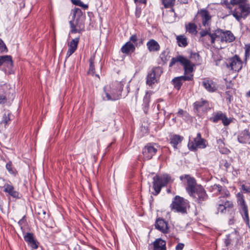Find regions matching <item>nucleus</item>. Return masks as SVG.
<instances>
[{
    "label": "nucleus",
    "mask_w": 250,
    "mask_h": 250,
    "mask_svg": "<svg viewBox=\"0 0 250 250\" xmlns=\"http://www.w3.org/2000/svg\"><path fill=\"white\" fill-rule=\"evenodd\" d=\"M223 166L225 167V170L227 172L229 171L231 167H232L231 163L228 162L226 160H223L222 163Z\"/></svg>",
    "instance_id": "46"
},
{
    "label": "nucleus",
    "mask_w": 250,
    "mask_h": 250,
    "mask_svg": "<svg viewBox=\"0 0 250 250\" xmlns=\"http://www.w3.org/2000/svg\"><path fill=\"white\" fill-rule=\"evenodd\" d=\"M163 71L162 69L159 67H154L149 71L146 78V83L149 86H152L153 84L158 83L159 78Z\"/></svg>",
    "instance_id": "12"
},
{
    "label": "nucleus",
    "mask_w": 250,
    "mask_h": 250,
    "mask_svg": "<svg viewBox=\"0 0 250 250\" xmlns=\"http://www.w3.org/2000/svg\"><path fill=\"white\" fill-rule=\"evenodd\" d=\"M179 62L182 65L184 66V75L178 77L181 80V82L191 81L193 79V74H190L193 71V67L194 64L191 63L190 60L186 58L183 56L179 55L176 57L172 58L170 61L169 64V67H172L176 62Z\"/></svg>",
    "instance_id": "3"
},
{
    "label": "nucleus",
    "mask_w": 250,
    "mask_h": 250,
    "mask_svg": "<svg viewBox=\"0 0 250 250\" xmlns=\"http://www.w3.org/2000/svg\"><path fill=\"white\" fill-rule=\"evenodd\" d=\"M231 5H237L233 10L232 15L238 21L242 18L245 19L250 14V4L248 0H230Z\"/></svg>",
    "instance_id": "5"
},
{
    "label": "nucleus",
    "mask_w": 250,
    "mask_h": 250,
    "mask_svg": "<svg viewBox=\"0 0 250 250\" xmlns=\"http://www.w3.org/2000/svg\"><path fill=\"white\" fill-rule=\"evenodd\" d=\"M226 95V101H228L229 103H230L232 99V96L229 93V91H226L225 92Z\"/></svg>",
    "instance_id": "54"
},
{
    "label": "nucleus",
    "mask_w": 250,
    "mask_h": 250,
    "mask_svg": "<svg viewBox=\"0 0 250 250\" xmlns=\"http://www.w3.org/2000/svg\"><path fill=\"white\" fill-rule=\"evenodd\" d=\"M138 41V37L136 34H133L131 35L129 38V41L128 42H130L131 43H134L136 46H138V43L137 42V41Z\"/></svg>",
    "instance_id": "47"
},
{
    "label": "nucleus",
    "mask_w": 250,
    "mask_h": 250,
    "mask_svg": "<svg viewBox=\"0 0 250 250\" xmlns=\"http://www.w3.org/2000/svg\"><path fill=\"white\" fill-rule=\"evenodd\" d=\"M12 114L9 111L5 112L2 118L1 124H4L5 127L11 121V116Z\"/></svg>",
    "instance_id": "36"
},
{
    "label": "nucleus",
    "mask_w": 250,
    "mask_h": 250,
    "mask_svg": "<svg viewBox=\"0 0 250 250\" xmlns=\"http://www.w3.org/2000/svg\"><path fill=\"white\" fill-rule=\"evenodd\" d=\"M3 65L6 68L10 74V71L13 66L12 58L10 55H4L0 56V67Z\"/></svg>",
    "instance_id": "18"
},
{
    "label": "nucleus",
    "mask_w": 250,
    "mask_h": 250,
    "mask_svg": "<svg viewBox=\"0 0 250 250\" xmlns=\"http://www.w3.org/2000/svg\"><path fill=\"white\" fill-rule=\"evenodd\" d=\"M237 139L240 143L246 144L250 142V132L248 129L241 131L238 135Z\"/></svg>",
    "instance_id": "22"
},
{
    "label": "nucleus",
    "mask_w": 250,
    "mask_h": 250,
    "mask_svg": "<svg viewBox=\"0 0 250 250\" xmlns=\"http://www.w3.org/2000/svg\"><path fill=\"white\" fill-rule=\"evenodd\" d=\"M139 43H140L139 45L140 44H142L143 43V40L142 39L141 40V41L139 42Z\"/></svg>",
    "instance_id": "64"
},
{
    "label": "nucleus",
    "mask_w": 250,
    "mask_h": 250,
    "mask_svg": "<svg viewBox=\"0 0 250 250\" xmlns=\"http://www.w3.org/2000/svg\"><path fill=\"white\" fill-rule=\"evenodd\" d=\"M73 20L69 21L70 27V33H80L84 30L85 14L79 8L72 10Z\"/></svg>",
    "instance_id": "4"
},
{
    "label": "nucleus",
    "mask_w": 250,
    "mask_h": 250,
    "mask_svg": "<svg viewBox=\"0 0 250 250\" xmlns=\"http://www.w3.org/2000/svg\"><path fill=\"white\" fill-rule=\"evenodd\" d=\"M198 14L201 17L203 25L205 27H209L210 26L211 16L209 12L205 9H201Z\"/></svg>",
    "instance_id": "17"
},
{
    "label": "nucleus",
    "mask_w": 250,
    "mask_h": 250,
    "mask_svg": "<svg viewBox=\"0 0 250 250\" xmlns=\"http://www.w3.org/2000/svg\"><path fill=\"white\" fill-rule=\"evenodd\" d=\"M222 4H225L226 8L229 10V15L232 14V8L231 7L230 1L229 2L228 0H222L221 1Z\"/></svg>",
    "instance_id": "44"
},
{
    "label": "nucleus",
    "mask_w": 250,
    "mask_h": 250,
    "mask_svg": "<svg viewBox=\"0 0 250 250\" xmlns=\"http://www.w3.org/2000/svg\"><path fill=\"white\" fill-rule=\"evenodd\" d=\"M185 27L186 31L189 34L196 35L197 33V26L194 23L189 22L185 25Z\"/></svg>",
    "instance_id": "33"
},
{
    "label": "nucleus",
    "mask_w": 250,
    "mask_h": 250,
    "mask_svg": "<svg viewBox=\"0 0 250 250\" xmlns=\"http://www.w3.org/2000/svg\"><path fill=\"white\" fill-rule=\"evenodd\" d=\"M104 90L107 101H116L122 97L125 98L129 92V85L125 80L115 81L109 85L104 86Z\"/></svg>",
    "instance_id": "2"
},
{
    "label": "nucleus",
    "mask_w": 250,
    "mask_h": 250,
    "mask_svg": "<svg viewBox=\"0 0 250 250\" xmlns=\"http://www.w3.org/2000/svg\"><path fill=\"white\" fill-rule=\"evenodd\" d=\"M206 28V30H203L200 32V35L201 36L200 40L202 41L203 42H205L206 37H207V35H208V36H209V33L210 31V26H209V27Z\"/></svg>",
    "instance_id": "38"
},
{
    "label": "nucleus",
    "mask_w": 250,
    "mask_h": 250,
    "mask_svg": "<svg viewBox=\"0 0 250 250\" xmlns=\"http://www.w3.org/2000/svg\"><path fill=\"white\" fill-rule=\"evenodd\" d=\"M220 152L222 154H229L230 152V151L228 148H224L220 150Z\"/></svg>",
    "instance_id": "57"
},
{
    "label": "nucleus",
    "mask_w": 250,
    "mask_h": 250,
    "mask_svg": "<svg viewBox=\"0 0 250 250\" xmlns=\"http://www.w3.org/2000/svg\"><path fill=\"white\" fill-rule=\"evenodd\" d=\"M193 106V110L196 113H199L200 111H205L209 108V102L203 99L194 102Z\"/></svg>",
    "instance_id": "16"
},
{
    "label": "nucleus",
    "mask_w": 250,
    "mask_h": 250,
    "mask_svg": "<svg viewBox=\"0 0 250 250\" xmlns=\"http://www.w3.org/2000/svg\"><path fill=\"white\" fill-rule=\"evenodd\" d=\"M188 203L187 200L179 196H176L170 205L171 210L182 214L187 213Z\"/></svg>",
    "instance_id": "9"
},
{
    "label": "nucleus",
    "mask_w": 250,
    "mask_h": 250,
    "mask_svg": "<svg viewBox=\"0 0 250 250\" xmlns=\"http://www.w3.org/2000/svg\"><path fill=\"white\" fill-rule=\"evenodd\" d=\"M6 168L8 171L11 174L14 175H16L17 174V172L15 170L13 169L12 168V163L11 162H9L6 165Z\"/></svg>",
    "instance_id": "43"
},
{
    "label": "nucleus",
    "mask_w": 250,
    "mask_h": 250,
    "mask_svg": "<svg viewBox=\"0 0 250 250\" xmlns=\"http://www.w3.org/2000/svg\"><path fill=\"white\" fill-rule=\"evenodd\" d=\"M166 241L162 238H157L151 244L153 250H167Z\"/></svg>",
    "instance_id": "23"
},
{
    "label": "nucleus",
    "mask_w": 250,
    "mask_h": 250,
    "mask_svg": "<svg viewBox=\"0 0 250 250\" xmlns=\"http://www.w3.org/2000/svg\"><path fill=\"white\" fill-rule=\"evenodd\" d=\"M121 50L123 53L128 55L134 52L135 45L130 42H127L122 47Z\"/></svg>",
    "instance_id": "27"
},
{
    "label": "nucleus",
    "mask_w": 250,
    "mask_h": 250,
    "mask_svg": "<svg viewBox=\"0 0 250 250\" xmlns=\"http://www.w3.org/2000/svg\"><path fill=\"white\" fill-rule=\"evenodd\" d=\"M208 145V141L202 137L201 134L198 132L195 137H189L188 147L191 151H196L199 149H204Z\"/></svg>",
    "instance_id": "7"
},
{
    "label": "nucleus",
    "mask_w": 250,
    "mask_h": 250,
    "mask_svg": "<svg viewBox=\"0 0 250 250\" xmlns=\"http://www.w3.org/2000/svg\"><path fill=\"white\" fill-rule=\"evenodd\" d=\"M247 96L250 97V90L247 93Z\"/></svg>",
    "instance_id": "63"
},
{
    "label": "nucleus",
    "mask_w": 250,
    "mask_h": 250,
    "mask_svg": "<svg viewBox=\"0 0 250 250\" xmlns=\"http://www.w3.org/2000/svg\"><path fill=\"white\" fill-rule=\"evenodd\" d=\"M250 56V45L247 44L245 45V61H247V59Z\"/></svg>",
    "instance_id": "49"
},
{
    "label": "nucleus",
    "mask_w": 250,
    "mask_h": 250,
    "mask_svg": "<svg viewBox=\"0 0 250 250\" xmlns=\"http://www.w3.org/2000/svg\"><path fill=\"white\" fill-rule=\"evenodd\" d=\"M79 41L80 37H77L74 39H72L69 42H68V49L66 55V58H69L77 50L79 42Z\"/></svg>",
    "instance_id": "19"
},
{
    "label": "nucleus",
    "mask_w": 250,
    "mask_h": 250,
    "mask_svg": "<svg viewBox=\"0 0 250 250\" xmlns=\"http://www.w3.org/2000/svg\"><path fill=\"white\" fill-rule=\"evenodd\" d=\"M221 181L222 182H223V183H227V184L229 183V182H228V180H227V178H225V177H224V178H222L221 179Z\"/></svg>",
    "instance_id": "59"
},
{
    "label": "nucleus",
    "mask_w": 250,
    "mask_h": 250,
    "mask_svg": "<svg viewBox=\"0 0 250 250\" xmlns=\"http://www.w3.org/2000/svg\"><path fill=\"white\" fill-rule=\"evenodd\" d=\"M177 116L183 117L184 119L187 120H188L190 117L189 114L186 111H184L182 109H179L178 110Z\"/></svg>",
    "instance_id": "41"
},
{
    "label": "nucleus",
    "mask_w": 250,
    "mask_h": 250,
    "mask_svg": "<svg viewBox=\"0 0 250 250\" xmlns=\"http://www.w3.org/2000/svg\"><path fill=\"white\" fill-rule=\"evenodd\" d=\"M146 47L150 52H158L160 50V45L159 43L154 39L149 40L146 43Z\"/></svg>",
    "instance_id": "25"
},
{
    "label": "nucleus",
    "mask_w": 250,
    "mask_h": 250,
    "mask_svg": "<svg viewBox=\"0 0 250 250\" xmlns=\"http://www.w3.org/2000/svg\"><path fill=\"white\" fill-rule=\"evenodd\" d=\"M71 2L75 5L79 6L85 10L88 8V5L84 4L81 0H71Z\"/></svg>",
    "instance_id": "42"
},
{
    "label": "nucleus",
    "mask_w": 250,
    "mask_h": 250,
    "mask_svg": "<svg viewBox=\"0 0 250 250\" xmlns=\"http://www.w3.org/2000/svg\"><path fill=\"white\" fill-rule=\"evenodd\" d=\"M226 67L233 72H239L242 68L243 62L238 55H235L227 60Z\"/></svg>",
    "instance_id": "11"
},
{
    "label": "nucleus",
    "mask_w": 250,
    "mask_h": 250,
    "mask_svg": "<svg viewBox=\"0 0 250 250\" xmlns=\"http://www.w3.org/2000/svg\"><path fill=\"white\" fill-rule=\"evenodd\" d=\"M236 196L239 212L247 226L250 228L249 208L245 201V197L241 192L237 193Z\"/></svg>",
    "instance_id": "6"
},
{
    "label": "nucleus",
    "mask_w": 250,
    "mask_h": 250,
    "mask_svg": "<svg viewBox=\"0 0 250 250\" xmlns=\"http://www.w3.org/2000/svg\"><path fill=\"white\" fill-rule=\"evenodd\" d=\"M235 37L230 31H223L222 30L220 40L221 42H230L234 41Z\"/></svg>",
    "instance_id": "26"
},
{
    "label": "nucleus",
    "mask_w": 250,
    "mask_h": 250,
    "mask_svg": "<svg viewBox=\"0 0 250 250\" xmlns=\"http://www.w3.org/2000/svg\"><path fill=\"white\" fill-rule=\"evenodd\" d=\"M139 1L142 3L146 4V0H140Z\"/></svg>",
    "instance_id": "62"
},
{
    "label": "nucleus",
    "mask_w": 250,
    "mask_h": 250,
    "mask_svg": "<svg viewBox=\"0 0 250 250\" xmlns=\"http://www.w3.org/2000/svg\"><path fill=\"white\" fill-rule=\"evenodd\" d=\"M95 56H93L90 57L89 60V68L88 73L90 74L93 75L95 72V66H94Z\"/></svg>",
    "instance_id": "37"
},
{
    "label": "nucleus",
    "mask_w": 250,
    "mask_h": 250,
    "mask_svg": "<svg viewBox=\"0 0 250 250\" xmlns=\"http://www.w3.org/2000/svg\"><path fill=\"white\" fill-rule=\"evenodd\" d=\"M24 239L28 245L31 247L33 249H37L39 247V243L34 238V235L32 233L27 232L24 235Z\"/></svg>",
    "instance_id": "20"
},
{
    "label": "nucleus",
    "mask_w": 250,
    "mask_h": 250,
    "mask_svg": "<svg viewBox=\"0 0 250 250\" xmlns=\"http://www.w3.org/2000/svg\"><path fill=\"white\" fill-rule=\"evenodd\" d=\"M8 49L3 42V41L0 39V53H7Z\"/></svg>",
    "instance_id": "45"
},
{
    "label": "nucleus",
    "mask_w": 250,
    "mask_h": 250,
    "mask_svg": "<svg viewBox=\"0 0 250 250\" xmlns=\"http://www.w3.org/2000/svg\"><path fill=\"white\" fill-rule=\"evenodd\" d=\"M234 207V205L232 201L227 200L224 197H219L218 201L216 204V213H225L226 211H229L233 209Z\"/></svg>",
    "instance_id": "10"
},
{
    "label": "nucleus",
    "mask_w": 250,
    "mask_h": 250,
    "mask_svg": "<svg viewBox=\"0 0 250 250\" xmlns=\"http://www.w3.org/2000/svg\"><path fill=\"white\" fill-rule=\"evenodd\" d=\"M25 216H24L20 221L18 222V224L20 226L21 229H23V225L26 223Z\"/></svg>",
    "instance_id": "52"
},
{
    "label": "nucleus",
    "mask_w": 250,
    "mask_h": 250,
    "mask_svg": "<svg viewBox=\"0 0 250 250\" xmlns=\"http://www.w3.org/2000/svg\"><path fill=\"white\" fill-rule=\"evenodd\" d=\"M170 177L167 174L159 176L156 175L153 178L152 188L154 190L152 194L157 195L161 191L163 187L167 185L170 180Z\"/></svg>",
    "instance_id": "8"
},
{
    "label": "nucleus",
    "mask_w": 250,
    "mask_h": 250,
    "mask_svg": "<svg viewBox=\"0 0 250 250\" xmlns=\"http://www.w3.org/2000/svg\"><path fill=\"white\" fill-rule=\"evenodd\" d=\"M150 101V96L146 95L144 98L143 104H142L143 109L145 114H147L148 111Z\"/></svg>",
    "instance_id": "35"
},
{
    "label": "nucleus",
    "mask_w": 250,
    "mask_h": 250,
    "mask_svg": "<svg viewBox=\"0 0 250 250\" xmlns=\"http://www.w3.org/2000/svg\"><path fill=\"white\" fill-rule=\"evenodd\" d=\"M241 190L244 193H250V187L246 186L243 184L241 186Z\"/></svg>",
    "instance_id": "53"
},
{
    "label": "nucleus",
    "mask_w": 250,
    "mask_h": 250,
    "mask_svg": "<svg viewBox=\"0 0 250 250\" xmlns=\"http://www.w3.org/2000/svg\"><path fill=\"white\" fill-rule=\"evenodd\" d=\"M165 8H172L175 4V0H161Z\"/></svg>",
    "instance_id": "39"
},
{
    "label": "nucleus",
    "mask_w": 250,
    "mask_h": 250,
    "mask_svg": "<svg viewBox=\"0 0 250 250\" xmlns=\"http://www.w3.org/2000/svg\"><path fill=\"white\" fill-rule=\"evenodd\" d=\"M183 181L186 179L187 184L186 190L188 194L198 204H202L208 199V196L204 187L197 183L196 179L190 175L184 174L180 176Z\"/></svg>",
    "instance_id": "1"
},
{
    "label": "nucleus",
    "mask_w": 250,
    "mask_h": 250,
    "mask_svg": "<svg viewBox=\"0 0 250 250\" xmlns=\"http://www.w3.org/2000/svg\"><path fill=\"white\" fill-rule=\"evenodd\" d=\"M155 227L156 229L164 234H167L169 231L168 222L162 218L159 217L156 219Z\"/></svg>",
    "instance_id": "15"
},
{
    "label": "nucleus",
    "mask_w": 250,
    "mask_h": 250,
    "mask_svg": "<svg viewBox=\"0 0 250 250\" xmlns=\"http://www.w3.org/2000/svg\"><path fill=\"white\" fill-rule=\"evenodd\" d=\"M183 139V137L179 135H173L170 137V144L174 149H177V145L182 142Z\"/></svg>",
    "instance_id": "29"
},
{
    "label": "nucleus",
    "mask_w": 250,
    "mask_h": 250,
    "mask_svg": "<svg viewBox=\"0 0 250 250\" xmlns=\"http://www.w3.org/2000/svg\"><path fill=\"white\" fill-rule=\"evenodd\" d=\"M202 85L209 92H214L217 89L216 83L208 78L203 79Z\"/></svg>",
    "instance_id": "21"
},
{
    "label": "nucleus",
    "mask_w": 250,
    "mask_h": 250,
    "mask_svg": "<svg viewBox=\"0 0 250 250\" xmlns=\"http://www.w3.org/2000/svg\"><path fill=\"white\" fill-rule=\"evenodd\" d=\"M142 13V8L139 6H137L136 7L135 15L136 18L140 17Z\"/></svg>",
    "instance_id": "50"
},
{
    "label": "nucleus",
    "mask_w": 250,
    "mask_h": 250,
    "mask_svg": "<svg viewBox=\"0 0 250 250\" xmlns=\"http://www.w3.org/2000/svg\"><path fill=\"white\" fill-rule=\"evenodd\" d=\"M222 30L218 29L214 31V33H211L210 32L209 36H208V40L209 42L212 44L214 43L216 39L220 38L221 36Z\"/></svg>",
    "instance_id": "32"
},
{
    "label": "nucleus",
    "mask_w": 250,
    "mask_h": 250,
    "mask_svg": "<svg viewBox=\"0 0 250 250\" xmlns=\"http://www.w3.org/2000/svg\"><path fill=\"white\" fill-rule=\"evenodd\" d=\"M211 189L212 191H216L217 193H220L222 191V187L220 185L214 184L211 186Z\"/></svg>",
    "instance_id": "48"
},
{
    "label": "nucleus",
    "mask_w": 250,
    "mask_h": 250,
    "mask_svg": "<svg viewBox=\"0 0 250 250\" xmlns=\"http://www.w3.org/2000/svg\"><path fill=\"white\" fill-rule=\"evenodd\" d=\"M36 213L37 215L38 219L41 222H45L48 218L46 210L39 207L36 209Z\"/></svg>",
    "instance_id": "28"
},
{
    "label": "nucleus",
    "mask_w": 250,
    "mask_h": 250,
    "mask_svg": "<svg viewBox=\"0 0 250 250\" xmlns=\"http://www.w3.org/2000/svg\"><path fill=\"white\" fill-rule=\"evenodd\" d=\"M180 2L183 3H187L188 2V0H179Z\"/></svg>",
    "instance_id": "60"
},
{
    "label": "nucleus",
    "mask_w": 250,
    "mask_h": 250,
    "mask_svg": "<svg viewBox=\"0 0 250 250\" xmlns=\"http://www.w3.org/2000/svg\"><path fill=\"white\" fill-rule=\"evenodd\" d=\"M184 244L183 243H178L176 247H175V250H183L184 247Z\"/></svg>",
    "instance_id": "56"
},
{
    "label": "nucleus",
    "mask_w": 250,
    "mask_h": 250,
    "mask_svg": "<svg viewBox=\"0 0 250 250\" xmlns=\"http://www.w3.org/2000/svg\"><path fill=\"white\" fill-rule=\"evenodd\" d=\"M158 146L155 143H147L143 149L144 158L146 160L151 159L158 151Z\"/></svg>",
    "instance_id": "13"
},
{
    "label": "nucleus",
    "mask_w": 250,
    "mask_h": 250,
    "mask_svg": "<svg viewBox=\"0 0 250 250\" xmlns=\"http://www.w3.org/2000/svg\"><path fill=\"white\" fill-rule=\"evenodd\" d=\"M207 44H208L209 42V40H208V37H206L205 42Z\"/></svg>",
    "instance_id": "61"
},
{
    "label": "nucleus",
    "mask_w": 250,
    "mask_h": 250,
    "mask_svg": "<svg viewBox=\"0 0 250 250\" xmlns=\"http://www.w3.org/2000/svg\"><path fill=\"white\" fill-rule=\"evenodd\" d=\"M173 85L175 89L179 90L181 87L182 83L178 77L174 78L172 81Z\"/></svg>",
    "instance_id": "40"
},
{
    "label": "nucleus",
    "mask_w": 250,
    "mask_h": 250,
    "mask_svg": "<svg viewBox=\"0 0 250 250\" xmlns=\"http://www.w3.org/2000/svg\"><path fill=\"white\" fill-rule=\"evenodd\" d=\"M231 240L230 239V234H228L226 236L224 240V243L226 246L228 247L231 243Z\"/></svg>",
    "instance_id": "51"
},
{
    "label": "nucleus",
    "mask_w": 250,
    "mask_h": 250,
    "mask_svg": "<svg viewBox=\"0 0 250 250\" xmlns=\"http://www.w3.org/2000/svg\"><path fill=\"white\" fill-rule=\"evenodd\" d=\"M170 51L169 49L166 48L159 55V58L160 59L162 63L164 64H166L167 62L169 61L170 56L169 55Z\"/></svg>",
    "instance_id": "31"
},
{
    "label": "nucleus",
    "mask_w": 250,
    "mask_h": 250,
    "mask_svg": "<svg viewBox=\"0 0 250 250\" xmlns=\"http://www.w3.org/2000/svg\"><path fill=\"white\" fill-rule=\"evenodd\" d=\"M3 188V191L5 193H7L10 196L15 198H20L19 192L15 190L12 185L6 184L4 185Z\"/></svg>",
    "instance_id": "24"
},
{
    "label": "nucleus",
    "mask_w": 250,
    "mask_h": 250,
    "mask_svg": "<svg viewBox=\"0 0 250 250\" xmlns=\"http://www.w3.org/2000/svg\"><path fill=\"white\" fill-rule=\"evenodd\" d=\"M209 120L214 123H217L218 121H222V124L225 126L228 125L231 122V120L230 118H228L226 114L223 113L221 111L214 113Z\"/></svg>",
    "instance_id": "14"
},
{
    "label": "nucleus",
    "mask_w": 250,
    "mask_h": 250,
    "mask_svg": "<svg viewBox=\"0 0 250 250\" xmlns=\"http://www.w3.org/2000/svg\"><path fill=\"white\" fill-rule=\"evenodd\" d=\"M7 101L5 96L3 95H0V104H4Z\"/></svg>",
    "instance_id": "55"
},
{
    "label": "nucleus",
    "mask_w": 250,
    "mask_h": 250,
    "mask_svg": "<svg viewBox=\"0 0 250 250\" xmlns=\"http://www.w3.org/2000/svg\"><path fill=\"white\" fill-rule=\"evenodd\" d=\"M176 40L179 47H186L188 44V39L184 35L176 36Z\"/></svg>",
    "instance_id": "30"
},
{
    "label": "nucleus",
    "mask_w": 250,
    "mask_h": 250,
    "mask_svg": "<svg viewBox=\"0 0 250 250\" xmlns=\"http://www.w3.org/2000/svg\"><path fill=\"white\" fill-rule=\"evenodd\" d=\"M230 195V194L229 191L227 189H226L225 191H224V195L223 196H222V197H224V198H225V197H229Z\"/></svg>",
    "instance_id": "58"
},
{
    "label": "nucleus",
    "mask_w": 250,
    "mask_h": 250,
    "mask_svg": "<svg viewBox=\"0 0 250 250\" xmlns=\"http://www.w3.org/2000/svg\"><path fill=\"white\" fill-rule=\"evenodd\" d=\"M190 62L191 63L194 64V66L196 64H200L201 61V57L198 53H191L190 55Z\"/></svg>",
    "instance_id": "34"
}]
</instances>
